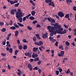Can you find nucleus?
Masks as SVG:
<instances>
[{"label":"nucleus","instance_id":"obj_1","mask_svg":"<svg viewBox=\"0 0 76 76\" xmlns=\"http://www.w3.org/2000/svg\"><path fill=\"white\" fill-rule=\"evenodd\" d=\"M21 11L22 10L20 9L17 10L18 12L15 14V16L17 18H22V17H23L25 13H23V14H22V12H21Z\"/></svg>","mask_w":76,"mask_h":76},{"label":"nucleus","instance_id":"obj_2","mask_svg":"<svg viewBox=\"0 0 76 76\" xmlns=\"http://www.w3.org/2000/svg\"><path fill=\"white\" fill-rule=\"evenodd\" d=\"M34 44L36 45H37L40 46L41 45H42L43 44V42H42V41H39L38 42H34Z\"/></svg>","mask_w":76,"mask_h":76},{"label":"nucleus","instance_id":"obj_3","mask_svg":"<svg viewBox=\"0 0 76 76\" xmlns=\"http://www.w3.org/2000/svg\"><path fill=\"white\" fill-rule=\"evenodd\" d=\"M57 31H58L59 32L58 33L60 34H66V33H67L66 30V29H64V31H57Z\"/></svg>","mask_w":76,"mask_h":76},{"label":"nucleus","instance_id":"obj_4","mask_svg":"<svg viewBox=\"0 0 76 76\" xmlns=\"http://www.w3.org/2000/svg\"><path fill=\"white\" fill-rule=\"evenodd\" d=\"M55 29H57V28H58V30H60V28H61V26L59 25V24L58 23H56L55 25Z\"/></svg>","mask_w":76,"mask_h":76},{"label":"nucleus","instance_id":"obj_5","mask_svg":"<svg viewBox=\"0 0 76 76\" xmlns=\"http://www.w3.org/2000/svg\"><path fill=\"white\" fill-rule=\"evenodd\" d=\"M48 29L49 30V32H50L51 31H52V30H54L55 28L54 27H51L50 26H48Z\"/></svg>","mask_w":76,"mask_h":76},{"label":"nucleus","instance_id":"obj_6","mask_svg":"<svg viewBox=\"0 0 76 76\" xmlns=\"http://www.w3.org/2000/svg\"><path fill=\"white\" fill-rule=\"evenodd\" d=\"M17 10L16 9L14 10L13 9H12L10 11V13L11 15H14L15 14V12H16Z\"/></svg>","mask_w":76,"mask_h":76},{"label":"nucleus","instance_id":"obj_7","mask_svg":"<svg viewBox=\"0 0 76 76\" xmlns=\"http://www.w3.org/2000/svg\"><path fill=\"white\" fill-rule=\"evenodd\" d=\"M9 3H10L11 5H12V4H14L15 3H17V1H10V0H8V1Z\"/></svg>","mask_w":76,"mask_h":76},{"label":"nucleus","instance_id":"obj_8","mask_svg":"<svg viewBox=\"0 0 76 76\" xmlns=\"http://www.w3.org/2000/svg\"><path fill=\"white\" fill-rule=\"evenodd\" d=\"M27 67L29 69L30 71H32L33 68H32V65L31 64H28Z\"/></svg>","mask_w":76,"mask_h":76},{"label":"nucleus","instance_id":"obj_9","mask_svg":"<svg viewBox=\"0 0 76 76\" xmlns=\"http://www.w3.org/2000/svg\"><path fill=\"white\" fill-rule=\"evenodd\" d=\"M58 16H60L61 18H62V17H64V14H63V13L62 12H60V13H59L58 14Z\"/></svg>","mask_w":76,"mask_h":76},{"label":"nucleus","instance_id":"obj_10","mask_svg":"<svg viewBox=\"0 0 76 76\" xmlns=\"http://www.w3.org/2000/svg\"><path fill=\"white\" fill-rule=\"evenodd\" d=\"M60 53H61L58 54V56H59V57H60V56H63V55L64 54V51H61Z\"/></svg>","mask_w":76,"mask_h":76},{"label":"nucleus","instance_id":"obj_11","mask_svg":"<svg viewBox=\"0 0 76 76\" xmlns=\"http://www.w3.org/2000/svg\"><path fill=\"white\" fill-rule=\"evenodd\" d=\"M48 4L49 6H52L53 7H55V5L54 4V2H50L48 3Z\"/></svg>","mask_w":76,"mask_h":76},{"label":"nucleus","instance_id":"obj_12","mask_svg":"<svg viewBox=\"0 0 76 76\" xmlns=\"http://www.w3.org/2000/svg\"><path fill=\"white\" fill-rule=\"evenodd\" d=\"M47 33H45L42 36V38H44V39H46V38H47Z\"/></svg>","mask_w":76,"mask_h":76},{"label":"nucleus","instance_id":"obj_13","mask_svg":"<svg viewBox=\"0 0 76 76\" xmlns=\"http://www.w3.org/2000/svg\"><path fill=\"white\" fill-rule=\"evenodd\" d=\"M33 58H35L38 56V55L35 53H33L32 55Z\"/></svg>","mask_w":76,"mask_h":76},{"label":"nucleus","instance_id":"obj_14","mask_svg":"<svg viewBox=\"0 0 76 76\" xmlns=\"http://www.w3.org/2000/svg\"><path fill=\"white\" fill-rule=\"evenodd\" d=\"M50 32L51 34H53V35H56V34H57V32H56V31H54V30H50Z\"/></svg>","mask_w":76,"mask_h":76},{"label":"nucleus","instance_id":"obj_15","mask_svg":"<svg viewBox=\"0 0 76 76\" xmlns=\"http://www.w3.org/2000/svg\"><path fill=\"white\" fill-rule=\"evenodd\" d=\"M13 25L14 26H15V27L17 28H20L19 26L17 25V24H16V23H14Z\"/></svg>","mask_w":76,"mask_h":76},{"label":"nucleus","instance_id":"obj_16","mask_svg":"<svg viewBox=\"0 0 76 76\" xmlns=\"http://www.w3.org/2000/svg\"><path fill=\"white\" fill-rule=\"evenodd\" d=\"M18 19V20H19L20 22V23H22V20L23 19V18H22V17H20V18H17Z\"/></svg>","mask_w":76,"mask_h":76},{"label":"nucleus","instance_id":"obj_17","mask_svg":"<svg viewBox=\"0 0 76 76\" xmlns=\"http://www.w3.org/2000/svg\"><path fill=\"white\" fill-rule=\"evenodd\" d=\"M15 36L16 37H18V34H19V31H15Z\"/></svg>","mask_w":76,"mask_h":76},{"label":"nucleus","instance_id":"obj_18","mask_svg":"<svg viewBox=\"0 0 76 76\" xmlns=\"http://www.w3.org/2000/svg\"><path fill=\"white\" fill-rule=\"evenodd\" d=\"M10 29H12V30H15V29H16V28L14 26H12L10 27Z\"/></svg>","mask_w":76,"mask_h":76},{"label":"nucleus","instance_id":"obj_19","mask_svg":"<svg viewBox=\"0 0 76 76\" xmlns=\"http://www.w3.org/2000/svg\"><path fill=\"white\" fill-rule=\"evenodd\" d=\"M36 13V12L34 11H32L31 12V14L32 16H34L35 15V13Z\"/></svg>","mask_w":76,"mask_h":76},{"label":"nucleus","instance_id":"obj_20","mask_svg":"<svg viewBox=\"0 0 76 76\" xmlns=\"http://www.w3.org/2000/svg\"><path fill=\"white\" fill-rule=\"evenodd\" d=\"M66 2H67V4H69V3H72V0H66Z\"/></svg>","mask_w":76,"mask_h":76},{"label":"nucleus","instance_id":"obj_21","mask_svg":"<svg viewBox=\"0 0 76 76\" xmlns=\"http://www.w3.org/2000/svg\"><path fill=\"white\" fill-rule=\"evenodd\" d=\"M17 24L20 26H21V27H23L24 26V25L22 24L21 23H18Z\"/></svg>","mask_w":76,"mask_h":76},{"label":"nucleus","instance_id":"obj_22","mask_svg":"<svg viewBox=\"0 0 76 76\" xmlns=\"http://www.w3.org/2000/svg\"><path fill=\"white\" fill-rule=\"evenodd\" d=\"M19 48L20 50H21L22 48H23V46H22V45L20 44V45H19Z\"/></svg>","mask_w":76,"mask_h":76},{"label":"nucleus","instance_id":"obj_23","mask_svg":"<svg viewBox=\"0 0 76 76\" xmlns=\"http://www.w3.org/2000/svg\"><path fill=\"white\" fill-rule=\"evenodd\" d=\"M29 19L31 20H34L35 19V18L34 17L32 16H31L29 18Z\"/></svg>","mask_w":76,"mask_h":76},{"label":"nucleus","instance_id":"obj_24","mask_svg":"<svg viewBox=\"0 0 76 76\" xmlns=\"http://www.w3.org/2000/svg\"><path fill=\"white\" fill-rule=\"evenodd\" d=\"M6 39H4V41L1 42V43H3V45H6Z\"/></svg>","mask_w":76,"mask_h":76},{"label":"nucleus","instance_id":"obj_25","mask_svg":"<svg viewBox=\"0 0 76 76\" xmlns=\"http://www.w3.org/2000/svg\"><path fill=\"white\" fill-rule=\"evenodd\" d=\"M27 28L28 30H29V31H31V30L32 29V28L29 26H27Z\"/></svg>","mask_w":76,"mask_h":76},{"label":"nucleus","instance_id":"obj_26","mask_svg":"<svg viewBox=\"0 0 76 76\" xmlns=\"http://www.w3.org/2000/svg\"><path fill=\"white\" fill-rule=\"evenodd\" d=\"M38 48H37L35 47L34 48H33V51H34V52H36V51H37L38 50Z\"/></svg>","mask_w":76,"mask_h":76},{"label":"nucleus","instance_id":"obj_27","mask_svg":"<svg viewBox=\"0 0 76 76\" xmlns=\"http://www.w3.org/2000/svg\"><path fill=\"white\" fill-rule=\"evenodd\" d=\"M6 31V29L5 28H3L1 29V31L2 32H4Z\"/></svg>","mask_w":76,"mask_h":76},{"label":"nucleus","instance_id":"obj_28","mask_svg":"<svg viewBox=\"0 0 76 76\" xmlns=\"http://www.w3.org/2000/svg\"><path fill=\"white\" fill-rule=\"evenodd\" d=\"M31 55L32 54L31 53H29V52L27 53V56L29 57H31Z\"/></svg>","mask_w":76,"mask_h":76},{"label":"nucleus","instance_id":"obj_29","mask_svg":"<svg viewBox=\"0 0 76 76\" xmlns=\"http://www.w3.org/2000/svg\"><path fill=\"white\" fill-rule=\"evenodd\" d=\"M28 48V46L26 45H24L23 46V50H26Z\"/></svg>","mask_w":76,"mask_h":76},{"label":"nucleus","instance_id":"obj_30","mask_svg":"<svg viewBox=\"0 0 76 76\" xmlns=\"http://www.w3.org/2000/svg\"><path fill=\"white\" fill-rule=\"evenodd\" d=\"M52 1L51 0H45V2L46 3H50V2H51Z\"/></svg>","mask_w":76,"mask_h":76},{"label":"nucleus","instance_id":"obj_31","mask_svg":"<svg viewBox=\"0 0 76 76\" xmlns=\"http://www.w3.org/2000/svg\"><path fill=\"white\" fill-rule=\"evenodd\" d=\"M22 41L23 42H24L25 43H27L28 42V41H27L25 39H23Z\"/></svg>","mask_w":76,"mask_h":76},{"label":"nucleus","instance_id":"obj_32","mask_svg":"<svg viewBox=\"0 0 76 76\" xmlns=\"http://www.w3.org/2000/svg\"><path fill=\"white\" fill-rule=\"evenodd\" d=\"M39 58H36L34 59V61H39Z\"/></svg>","mask_w":76,"mask_h":76},{"label":"nucleus","instance_id":"obj_33","mask_svg":"<svg viewBox=\"0 0 76 76\" xmlns=\"http://www.w3.org/2000/svg\"><path fill=\"white\" fill-rule=\"evenodd\" d=\"M65 72H66V74H68V73H69L70 72V69H68L67 71H65Z\"/></svg>","mask_w":76,"mask_h":76},{"label":"nucleus","instance_id":"obj_34","mask_svg":"<svg viewBox=\"0 0 76 76\" xmlns=\"http://www.w3.org/2000/svg\"><path fill=\"white\" fill-rule=\"evenodd\" d=\"M65 18H69V14H66L65 16Z\"/></svg>","mask_w":76,"mask_h":76},{"label":"nucleus","instance_id":"obj_35","mask_svg":"<svg viewBox=\"0 0 76 76\" xmlns=\"http://www.w3.org/2000/svg\"><path fill=\"white\" fill-rule=\"evenodd\" d=\"M36 36L38 39H41V38H40V37H39V34H37L36 35Z\"/></svg>","mask_w":76,"mask_h":76},{"label":"nucleus","instance_id":"obj_36","mask_svg":"<svg viewBox=\"0 0 76 76\" xmlns=\"http://www.w3.org/2000/svg\"><path fill=\"white\" fill-rule=\"evenodd\" d=\"M31 16V14H30L28 15H26L25 17H26V18L27 19H28L29 18V16Z\"/></svg>","mask_w":76,"mask_h":76},{"label":"nucleus","instance_id":"obj_37","mask_svg":"<svg viewBox=\"0 0 76 76\" xmlns=\"http://www.w3.org/2000/svg\"><path fill=\"white\" fill-rule=\"evenodd\" d=\"M18 52H19V50H15V56H17V54H18Z\"/></svg>","mask_w":76,"mask_h":76},{"label":"nucleus","instance_id":"obj_38","mask_svg":"<svg viewBox=\"0 0 76 76\" xmlns=\"http://www.w3.org/2000/svg\"><path fill=\"white\" fill-rule=\"evenodd\" d=\"M56 75L58 76L59 75V71L58 70H56Z\"/></svg>","mask_w":76,"mask_h":76},{"label":"nucleus","instance_id":"obj_39","mask_svg":"<svg viewBox=\"0 0 76 76\" xmlns=\"http://www.w3.org/2000/svg\"><path fill=\"white\" fill-rule=\"evenodd\" d=\"M12 24H13V21L12 20H11L10 22H9V25H10V26H11Z\"/></svg>","mask_w":76,"mask_h":76},{"label":"nucleus","instance_id":"obj_40","mask_svg":"<svg viewBox=\"0 0 76 76\" xmlns=\"http://www.w3.org/2000/svg\"><path fill=\"white\" fill-rule=\"evenodd\" d=\"M9 52L10 53H13V49L12 48H10L9 50Z\"/></svg>","mask_w":76,"mask_h":76},{"label":"nucleus","instance_id":"obj_41","mask_svg":"<svg viewBox=\"0 0 76 76\" xmlns=\"http://www.w3.org/2000/svg\"><path fill=\"white\" fill-rule=\"evenodd\" d=\"M65 60H68V58L66 57L64 59V60L63 61V63H64V62H65Z\"/></svg>","mask_w":76,"mask_h":76},{"label":"nucleus","instance_id":"obj_42","mask_svg":"<svg viewBox=\"0 0 76 76\" xmlns=\"http://www.w3.org/2000/svg\"><path fill=\"white\" fill-rule=\"evenodd\" d=\"M3 25H4V22H1L0 21V26H3Z\"/></svg>","mask_w":76,"mask_h":76},{"label":"nucleus","instance_id":"obj_43","mask_svg":"<svg viewBox=\"0 0 76 76\" xmlns=\"http://www.w3.org/2000/svg\"><path fill=\"white\" fill-rule=\"evenodd\" d=\"M51 22L52 23H55L56 22V21L54 20V19H52V20L51 21Z\"/></svg>","mask_w":76,"mask_h":76},{"label":"nucleus","instance_id":"obj_44","mask_svg":"<svg viewBox=\"0 0 76 76\" xmlns=\"http://www.w3.org/2000/svg\"><path fill=\"white\" fill-rule=\"evenodd\" d=\"M50 40V41L52 40L53 39H54V38L53 37H50L49 38Z\"/></svg>","mask_w":76,"mask_h":76},{"label":"nucleus","instance_id":"obj_45","mask_svg":"<svg viewBox=\"0 0 76 76\" xmlns=\"http://www.w3.org/2000/svg\"><path fill=\"white\" fill-rule=\"evenodd\" d=\"M66 45L67 46H69L70 45V43H69V42L67 41L66 42Z\"/></svg>","mask_w":76,"mask_h":76},{"label":"nucleus","instance_id":"obj_46","mask_svg":"<svg viewBox=\"0 0 76 76\" xmlns=\"http://www.w3.org/2000/svg\"><path fill=\"white\" fill-rule=\"evenodd\" d=\"M7 67H8V68L9 70H10V69H11V67H12L11 66H10V65H7Z\"/></svg>","mask_w":76,"mask_h":76},{"label":"nucleus","instance_id":"obj_47","mask_svg":"<svg viewBox=\"0 0 76 76\" xmlns=\"http://www.w3.org/2000/svg\"><path fill=\"white\" fill-rule=\"evenodd\" d=\"M48 21L49 22H51V20H52V18H48Z\"/></svg>","mask_w":76,"mask_h":76},{"label":"nucleus","instance_id":"obj_48","mask_svg":"<svg viewBox=\"0 0 76 76\" xmlns=\"http://www.w3.org/2000/svg\"><path fill=\"white\" fill-rule=\"evenodd\" d=\"M41 63V61H39L37 62V65H40Z\"/></svg>","mask_w":76,"mask_h":76},{"label":"nucleus","instance_id":"obj_49","mask_svg":"<svg viewBox=\"0 0 76 76\" xmlns=\"http://www.w3.org/2000/svg\"><path fill=\"white\" fill-rule=\"evenodd\" d=\"M19 5V4L18 3L16 4H15L14 6L15 7H18V6Z\"/></svg>","mask_w":76,"mask_h":76},{"label":"nucleus","instance_id":"obj_50","mask_svg":"<svg viewBox=\"0 0 76 76\" xmlns=\"http://www.w3.org/2000/svg\"><path fill=\"white\" fill-rule=\"evenodd\" d=\"M33 70H37L38 69V67L37 66H35L34 68H33Z\"/></svg>","mask_w":76,"mask_h":76},{"label":"nucleus","instance_id":"obj_51","mask_svg":"<svg viewBox=\"0 0 76 76\" xmlns=\"http://www.w3.org/2000/svg\"><path fill=\"white\" fill-rule=\"evenodd\" d=\"M37 22L38 21H37V20H35L33 21V24H34H34H35V23H37Z\"/></svg>","mask_w":76,"mask_h":76},{"label":"nucleus","instance_id":"obj_52","mask_svg":"<svg viewBox=\"0 0 76 76\" xmlns=\"http://www.w3.org/2000/svg\"><path fill=\"white\" fill-rule=\"evenodd\" d=\"M1 56H3V57H4V56H6V53H1Z\"/></svg>","mask_w":76,"mask_h":76},{"label":"nucleus","instance_id":"obj_53","mask_svg":"<svg viewBox=\"0 0 76 76\" xmlns=\"http://www.w3.org/2000/svg\"><path fill=\"white\" fill-rule=\"evenodd\" d=\"M36 27L37 28H39H39H41V25H40L39 24H38L37 25Z\"/></svg>","mask_w":76,"mask_h":76},{"label":"nucleus","instance_id":"obj_54","mask_svg":"<svg viewBox=\"0 0 76 76\" xmlns=\"http://www.w3.org/2000/svg\"><path fill=\"white\" fill-rule=\"evenodd\" d=\"M58 42H56L55 44L56 46L57 47H58Z\"/></svg>","mask_w":76,"mask_h":76},{"label":"nucleus","instance_id":"obj_55","mask_svg":"<svg viewBox=\"0 0 76 76\" xmlns=\"http://www.w3.org/2000/svg\"><path fill=\"white\" fill-rule=\"evenodd\" d=\"M33 41H34V42H35L37 40V39H36V38L35 37H34V38L33 39Z\"/></svg>","mask_w":76,"mask_h":76},{"label":"nucleus","instance_id":"obj_56","mask_svg":"<svg viewBox=\"0 0 76 76\" xmlns=\"http://www.w3.org/2000/svg\"><path fill=\"white\" fill-rule=\"evenodd\" d=\"M59 71L60 73H61L62 71V69L61 68H59Z\"/></svg>","mask_w":76,"mask_h":76},{"label":"nucleus","instance_id":"obj_57","mask_svg":"<svg viewBox=\"0 0 76 76\" xmlns=\"http://www.w3.org/2000/svg\"><path fill=\"white\" fill-rule=\"evenodd\" d=\"M26 19V17H24L23 18V21H25Z\"/></svg>","mask_w":76,"mask_h":76},{"label":"nucleus","instance_id":"obj_58","mask_svg":"<svg viewBox=\"0 0 76 76\" xmlns=\"http://www.w3.org/2000/svg\"><path fill=\"white\" fill-rule=\"evenodd\" d=\"M73 10L74 11H76V6H74L73 7Z\"/></svg>","mask_w":76,"mask_h":76},{"label":"nucleus","instance_id":"obj_59","mask_svg":"<svg viewBox=\"0 0 76 76\" xmlns=\"http://www.w3.org/2000/svg\"><path fill=\"white\" fill-rule=\"evenodd\" d=\"M17 74L19 76H20V75H21V72H17Z\"/></svg>","mask_w":76,"mask_h":76},{"label":"nucleus","instance_id":"obj_60","mask_svg":"<svg viewBox=\"0 0 76 76\" xmlns=\"http://www.w3.org/2000/svg\"><path fill=\"white\" fill-rule=\"evenodd\" d=\"M63 46L62 45H61L60 46H59V49H61L62 48H63Z\"/></svg>","mask_w":76,"mask_h":76},{"label":"nucleus","instance_id":"obj_61","mask_svg":"<svg viewBox=\"0 0 76 76\" xmlns=\"http://www.w3.org/2000/svg\"><path fill=\"white\" fill-rule=\"evenodd\" d=\"M55 17H56V18H57V19H59V17L58 16V15H56Z\"/></svg>","mask_w":76,"mask_h":76},{"label":"nucleus","instance_id":"obj_62","mask_svg":"<svg viewBox=\"0 0 76 76\" xmlns=\"http://www.w3.org/2000/svg\"><path fill=\"white\" fill-rule=\"evenodd\" d=\"M64 27H65V28H66L67 29L68 28V27L65 24L64 25Z\"/></svg>","mask_w":76,"mask_h":76},{"label":"nucleus","instance_id":"obj_63","mask_svg":"<svg viewBox=\"0 0 76 76\" xmlns=\"http://www.w3.org/2000/svg\"><path fill=\"white\" fill-rule=\"evenodd\" d=\"M51 53L52 54H54V51L53 50H51Z\"/></svg>","mask_w":76,"mask_h":76},{"label":"nucleus","instance_id":"obj_64","mask_svg":"<svg viewBox=\"0 0 76 76\" xmlns=\"http://www.w3.org/2000/svg\"><path fill=\"white\" fill-rule=\"evenodd\" d=\"M71 44L73 45V46H75V42H72L71 43Z\"/></svg>","mask_w":76,"mask_h":76}]
</instances>
